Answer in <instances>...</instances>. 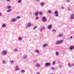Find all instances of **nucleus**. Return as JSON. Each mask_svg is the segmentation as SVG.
I'll use <instances>...</instances> for the list:
<instances>
[{
    "label": "nucleus",
    "mask_w": 74,
    "mask_h": 74,
    "mask_svg": "<svg viewBox=\"0 0 74 74\" xmlns=\"http://www.w3.org/2000/svg\"><path fill=\"white\" fill-rule=\"evenodd\" d=\"M53 65H55V61H54L53 62Z\"/></svg>",
    "instance_id": "29"
},
{
    "label": "nucleus",
    "mask_w": 74,
    "mask_h": 74,
    "mask_svg": "<svg viewBox=\"0 0 74 74\" xmlns=\"http://www.w3.org/2000/svg\"><path fill=\"white\" fill-rule=\"evenodd\" d=\"M34 63H37V61L36 60H35L34 61Z\"/></svg>",
    "instance_id": "42"
},
{
    "label": "nucleus",
    "mask_w": 74,
    "mask_h": 74,
    "mask_svg": "<svg viewBox=\"0 0 74 74\" xmlns=\"http://www.w3.org/2000/svg\"><path fill=\"white\" fill-rule=\"evenodd\" d=\"M66 2L67 3H70V0H66Z\"/></svg>",
    "instance_id": "30"
},
{
    "label": "nucleus",
    "mask_w": 74,
    "mask_h": 74,
    "mask_svg": "<svg viewBox=\"0 0 74 74\" xmlns=\"http://www.w3.org/2000/svg\"><path fill=\"white\" fill-rule=\"evenodd\" d=\"M15 70H16V71H17V70H19V69L18 68H16L15 69Z\"/></svg>",
    "instance_id": "34"
},
{
    "label": "nucleus",
    "mask_w": 74,
    "mask_h": 74,
    "mask_svg": "<svg viewBox=\"0 0 74 74\" xmlns=\"http://www.w3.org/2000/svg\"><path fill=\"white\" fill-rule=\"evenodd\" d=\"M68 10H69V11H71V8H68Z\"/></svg>",
    "instance_id": "28"
},
{
    "label": "nucleus",
    "mask_w": 74,
    "mask_h": 74,
    "mask_svg": "<svg viewBox=\"0 0 74 74\" xmlns=\"http://www.w3.org/2000/svg\"><path fill=\"white\" fill-rule=\"evenodd\" d=\"M36 66V67H39L40 66V64L37 63L35 65Z\"/></svg>",
    "instance_id": "8"
},
{
    "label": "nucleus",
    "mask_w": 74,
    "mask_h": 74,
    "mask_svg": "<svg viewBox=\"0 0 74 74\" xmlns=\"http://www.w3.org/2000/svg\"><path fill=\"white\" fill-rule=\"evenodd\" d=\"M16 19L14 18L12 20V22H16Z\"/></svg>",
    "instance_id": "11"
},
{
    "label": "nucleus",
    "mask_w": 74,
    "mask_h": 74,
    "mask_svg": "<svg viewBox=\"0 0 74 74\" xmlns=\"http://www.w3.org/2000/svg\"><path fill=\"white\" fill-rule=\"evenodd\" d=\"M59 53L58 51H56V56H58L59 55Z\"/></svg>",
    "instance_id": "12"
},
{
    "label": "nucleus",
    "mask_w": 74,
    "mask_h": 74,
    "mask_svg": "<svg viewBox=\"0 0 74 74\" xmlns=\"http://www.w3.org/2000/svg\"><path fill=\"white\" fill-rule=\"evenodd\" d=\"M36 1H40V0H36Z\"/></svg>",
    "instance_id": "48"
},
{
    "label": "nucleus",
    "mask_w": 74,
    "mask_h": 74,
    "mask_svg": "<svg viewBox=\"0 0 74 74\" xmlns=\"http://www.w3.org/2000/svg\"><path fill=\"white\" fill-rule=\"evenodd\" d=\"M37 26H35L33 28V30H35V29H36L37 28Z\"/></svg>",
    "instance_id": "21"
},
{
    "label": "nucleus",
    "mask_w": 74,
    "mask_h": 74,
    "mask_svg": "<svg viewBox=\"0 0 74 74\" xmlns=\"http://www.w3.org/2000/svg\"><path fill=\"white\" fill-rule=\"evenodd\" d=\"M39 14L40 15H42V13L41 12H39Z\"/></svg>",
    "instance_id": "36"
},
{
    "label": "nucleus",
    "mask_w": 74,
    "mask_h": 74,
    "mask_svg": "<svg viewBox=\"0 0 74 74\" xmlns=\"http://www.w3.org/2000/svg\"><path fill=\"white\" fill-rule=\"evenodd\" d=\"M35 52H36L38 53H39V51L38 50H36L35 51Z\"/></svg>",
    "instance_id": "19"
},
{
    "label": "nucleus",
    "mask_w": 74,
    "mask_h": 74,
    "mask_svg": "<svg viewBox=\"0 0 74 74\" xmlns=\"http://www.w3.org/2000/svg\"><path fill=\"white\" fill-rule=\"evenodd\" d=\"M3 53L4 55H6V54H7V51L5 50L3 51Z\"/></svg>",
    "instance_id": "7"
},
{
    "label": "nucleus",
    "mask_w": 74,
    "mask_h": 74,
    "mask_svg": "<svg viewBox=\"0 0 74 74\" xmlns=\"http://www.w3.org/2000/svg\"><path fill=\"white\" fill-rule=\"evenodd\" d=\"M2 15V14H1V12H0V16H1Z\"/></svg>",
    "instance_id": "43"
},
{
    "label": "nucleus",
    "mask_w": 74,
    "mask_h": 74,
    "mask_svg": "<svg viewBox=\"0 0 74 74\" xmlns=\"http://www.w3.org/2000/svg\"><path fill=\"white\" fill-rule=\"evenodd\" d=\"M22 38L21 37H19L18 38V40H22Z\"/></svg>",
    "instance_id": "23"
},
{
    "label": "nucleus",
    "mask_w": 74,
    "mask_h": 74,
    "mask_svg": "<svg viewBox=\"0 0 74 74\" xmlns=\"http://www.w3.org/2000/svg\"><path fill=\"white\" fill-rule=\"evenodd\" d=\"M54 14H55V15H56V16L58 17L59 16V14H58V11H55Z\"/></svg>",
    "instance_id": "3"
},
{
    "label": "nucleus",
    "mask_w": 74,
    "mask_h": 74,
    "mask_svg": "<svg viewBox=\"0 0 74 74\" xmlns=\"http://www.w3.org/2000/svg\"><path fill=\"white\" fill-rule=\"evenodd\" d=\"M26 58H27V56L25 55L24 56V59H26Z\"/></svg>",
    "instance_id": "24"
},
{
    "label": "nucleus",
    "mask_w": 74,
    "mask_h": 74,
    "mask_svg": "<svg viewBox=\"0 0 74 74\" xmlns=\"http://www.w3.org/2000/svg\"><path fill=\"white\" fill-rule=\"evenodd\" d=\"M42 30L41 28L40 30V32H42Z\"/></svg>",
    "instance_id": "44"
},
{
    "label": "nucleus",
    "mask_w": 74,
    "mask_h": 74,
    "mask_svg": "<svg viewBox=\"0 0 74 74\" xmlns=\"http://www.w3.org/2000/svg\"><path fill=\"white\" fill-rule=\"evenodd\" d=\"M68 66L70 67H71V64H70V63L68 64Z\"/></svg>",
    "instance_id": "22"
},
{
    "label": "nucleus",
    "mask_w": 74,
    "mask_h": 74,
    "mask_svg": "<svg viewBox=\"0 0 74 74\" xmlns=\"http://www.w3.org/2000/svg\"><path fill=\"white\" fill-rule=\"evenodd\" d=\"M63 36V35L62 34H60L59 35V37H62Z\"/></svg>",
    "instance_id": "33"
},
{
    "label": "nucleus",
    "mask_w": 74,
    "mask_h": 74,
    "mask_svg": "<svg viewBox=\"0 0 74 74\" xmlns=\"http://www.w3.org/2000/svg\"><path fill=\"white\" fill-rule=\"evenodd\" d=\"M71 38H72V36H71Z\"/></svg>",
    "instance_id": "51"
},
{
    "label": "nucleus",
    "mask_w": 74,
    "mask_h": 74,
    "mask_svg": "<svg viewBox=\"0 0 74 74\" xmlns=\"http://www.w3.org/2000/svg\"><path fill=\"white\" fill-rule=\"evenodd\" d=\"M36 74H40V73L39 72H38Z\"/></svg>",
    "instance_id": "46"
},
{
    "label": "nucleus",
    "mask_w": 74,
    "mask_h": 74,
    "mask_svg": "<svg viewBox=\"0 0 74 74\" xmlns=\"http://www.w3.org/2000/svg\"><path fill=\"white\" fill-rule=\"evenodd\" d=\"M48 13H49V14H51V13H52V12H51V10H48Z\"/></svg>",
    "instance_id": "18"
},
{
    "label": "nucleus",
    "mask_w": 74,
    "mask_h": 74,
    "mask_svg": "<svg viewBox=\"0 0 74 74\" xmlns=\"http://www.w3.org/2000/svg\"><path fill=\"white\" fill-rule=\"evenodd\" d=\"M15 52H16L17 51H18V49H15L14 50Z\"/></svg>",
    "instance_id": "41"
},
{
    "label": "nucleus",
    "mask_w": 74,
    "mask_h": 74,
    "mask_svg": "<svg viewBox=\"0 0 74 74\" xmlns=\"http://www.w3.org/2000/svg\"><path fill=\"white\" fill-rule=\"evenodd\" d=\"M6 1H8V2H10V0H6Z\"/></svg>",
    "instance_id": "45"
},
{
    "label": "nucleus",
    "mask_w": 74,
    "mask_h": 74,
    "mask_svg": "<svg viewBox=\"0 0 74 74\" xmlns=\"http://www.w3.org/2000/svg\"><path fill=\"white\" fill-rule=\"evenodd\" d=\"M51 70H55V68L54 67H51Z\"/></svg>",
    "instance_id": "25"
},
{
    "label": "nucleus",
    "mask_w": 74,
    "mask_h": 74,
    "mask_svg": "<svg viewBox=\"0 0 74 74\" xmlns=\"http://www.w3.org/2000/svg\"><path fill=\"white\" fill-rule=\"evenodd\" d=\"M7 8L8 9H10V8H11V6H8Z\"/></svg>",
    "instance_id": "17"
},
{
    "label": "nucleus",
    "mask_w": 74,
    "mask_h": 74,
    "mask_svg": "<svg viewBox=\"0 0 74 74\" xmlns=\"http://www.w3.org/2000/svg\"><path fill=\"white\" fill-rule=\"evenodd\" d=\"M63 8H64V7H62V9H63Z\"/></svg>",
    "instance_id": "47"
},
{
    "label": "nucleus",
    "mask_w": 74,
    "mask_h": 74,
    "mask_svg": "<svg viewBox=\"0 0 74 74\" xmlns=\"http://www.w3.org/2000/svg\"><path fill=\"white\" fill-rule=\"evenodd\" d=\"M41 5H44V3H41Z\"/></svg>",
    "instance_id": "40"
},
{
    "label": "nucleus",
    "mask_w": 74,
    "mask_h": 74,
    "mask_svg": "<svg viewBox=\"0 0 74 74\" xmlns=\"http://www.w3.org/2000/svg\"><path fill=\"white\" fill-rule=\"evenodd\" d=\"M59 68H62V65H60L59 66Z\"/></svg>",
    "instance_id": "32"
},
{
    "label": "nucleus",
    "mask_w": 74,
    "mask_h": 74,
    "mask_svg": "<svg viewBox=\"0 0 74 74\" xmlns=\"http://www.w3.org/2000/svg\"><path fill=\"white\" fill-rule=\"evenodd\" d=\"M11 10H12L11 9H8L7 10V12H10V11H11Z\"/></svg>",
    "instance_id": "14"
},
{
    "label": "nucleus",
    "mask_w": 74,
    "mask_h": 74,
    "mask_svg": "<svg viewBox=\"0 0 74 74\" xmlns=\"http://www.w3.org/2000/svg\"><path fill=\"white\" fill-rule=\"evenodd\" d=\"M21 72L22 73H25V71L24 70H21Z\"/></svg>",
    "instance_id": "27"
},
{
    "label": "nucleus",
    "mask_w": 74,
    "mask_h": 74,
    "mask_svg": "<svg viewBox=\"0 0 74 74\" xmlns=\"http://www.w3.org/2000/svg\"><path fill=\"white\" fill-rule=\"evenodd\" d=\"M68 40H70V38H68Z\"/></svg>",
    "instance_id": "50"
},
{
    "label": "nucleus",
    "mask_w": 74,
    "mask_h": 74,
    "mask_svg": "<svg viewBox=\"0 0 74 74\" xmlns=\"http://www.w3.org/2000/svg\"><path fill=\"white\" fill-rule=\"evenodd\" d=\"M45 65L46 66H49L51 65V64L49 62H47L45 63Z\"/></svg>",
    "instance_id": "4"
},
{
    "label": "nucleus",
    "mask_w": 74,
    "mask_h": 74,
    "mask_svg": "<svg viewBox=\"0 0 74 74\" xmlns=\"http://www.w3.org/2000/svg\"><path fill=\"white\" fill-rule=\"evenodd\" d=\"M52 27V25H49L48 27V29H51Z\"/></svg>",
    "instance_id": "9"
},
{
    "label": "nucleus",
    "mask_w": 74,
    "mask_h": 74,
    "mask_svg": "<svg viewBox=\"0 0 74 74\" xmlns=\"http://www.w3.org/2000/svg\"><path fill=\"white\" fill-rule=\"evenodd\" d=\"M35 19L36 20H37V19H38V17L37 16V17H36V18H35Z\"/></svg>",
    "instance_id": "37"
},
{
    "label": "nucleus",
    "mask_w": 74,
    "mask_h": 74,
    "mask_svg": "<svg viewBox=\"0 0 74 74\" xmlns=\"http://www.w3.org/2000/svg\"><path fill=\"white\" fill-rule=\"evenodd\" d=\"M41 28L42 30H45V28L44 27H41Z\"/></svg>",
    "instance_id": "15"
},
{
    "label": "nucleus",
    "mask_w": 74,
    "mask_h": 74,
    "mask_svg": "<svg viewBox=\"0 0 74 74\" xmlns=\"http://www.w3.org/2000/svg\"><path fill=\"white\" fill-rule=\"evenodd\" d=\"M32 26V24L30 23H28L27 25V26L28 27H31Z\"/></svg>",
    "instance_id": "6"
},
{
    "label": "nucleus",
    "mask_w": 74,
    "mask_h": 74,
    "mask_svg": "<svg viewBox=\"0 0 74 74\" xmlns=\"http://www.w3.org/2000/svg\"><path fill=\"white\" fill-rule=\"evenodd\" d=\"M10 63H14V61L12 60L10 61Z\"/></svg>",
    "instance_id": "31"
},
{
    "label": "nucleus",
    "mask_w": 74,
    "mask_h": 74,
    "mask_svg": "<svg viewBox=\"0 0 74 74\" xmlns=\"http://www.w3.org/2000/svg\"><path fill=\"white\" fill-rule=\"evenodd\" d=\"M21 1H21V0H19L18 1V3H21Z\"/></svg>",
    "instance_id": "35"
},
{
    "label": "nucleus",
    "mask_w": 74,
    "mask_h": 74,
    "mask_svg": "<svg viewBox=\"0 0 74 74\" xmlns=\"http://www.w3.org/2000/svg\"><path fill=\"white\" fill-rule=\"evenodd\" d=\"M5 61H2V63H4V64H5Z\"/></svg>",
    "instance_id": "39"
},
{
    "label": "nucleus",
    "mask_w": 74,
    "mask_h": 74,
    "mask_svg": "<svg viewBox=\"0 0 74 74\" xmlns=\"http://www.w3.org/2000/svg\"><path fill=\"white\" fill-rule=\"evenodd\" d=\"M47 46H48V45H47V44H45L43 45V47H47Z\"/></svg>",
    "instance_id": "16"
},
{
    "label": "nucleus",
    "mask_w": 74,
    "mask_h": 74,
    "mask_svg": "<svg viewBox=\"0 0 74 74\" xmlns=\"http://www.w3.org/2000/svg\"><path fill=\"white\" fill-rule=\"evenodd\" d=\"M42 21L44 22H45L47 21V18L45 16H43L42 18Z\"/></svg>",
    "instance_id": "2"
},
{
    "label": "nucleus",
    "mask_w": 74,
    "mask_h": 74,
    "mask_svg": "<svg viewBox=\"0 0 74 74\" xmlns=\"http://www.w3.org/2000/svg\"><path fill=\"white\" fill-rule=\"evenodd\" d=\"M35 16H36L38 14V12L36 11L35 12V13L34 14Z\"/></svg>",
    "instance_id": "10"
},
{
    "label": "nucleus",
    "mask_w": 74,
    "mask_h": 74,
    "mask_svg": "<svg viewBox=\"0 0 74 74\" xmlns=\"http://www.w3.org/2000/svg\"><path fill=\"white\" fill-rule=\"evenodd\" d=\"M70 49L72 50L73 49H74V46H71L70 48Z\"/></svg>",
    "instance_id": "13"
},
{
    "label": "nucleus",
    "mask_w": 74,
    "mask_h": 74,
    "mask_svg": "<svg viewBox=\"0 0 74 74\" xmlns=\"http://www.w3.org/2000/svg\"><path fill=\"white\" fill-rule=\"evenodd\" d=\"M2 26L3 27H5V24H4L2 25Z\"/></svg>",
    "instance_id": "26"
},
{
    "label": "nucleus",
    "mask_w": 74,
    "mask_h": 74,
    "mask_svg": "<svg viewBox=\"0 0 74 74\" xmlns=\"http://www.w3.org/2000/svg\"><path fill=\"white\" fill-rule=\"evenodd\" d=\"M52 32H56V30L55 29H53V30Z\"/></svg>",
    "instance_id": "38"
},
{
    "label": "nucleus",
    "mask_w": 74,
    "mask_h": 74,
    "mask_svg": "<svg viewBox=\"0 0 74 74\" xmlns=\"http://www.w3.org/2000/svg\"><path fill=\"white\" fill-rule=\"evenodd\" d=\"M18 66H16V68H18Z\"/></svg>",
    "instance_id": "49"
},
{
    "label": "nucleus",
    "mask_w": 74,
    "mask_h": 74,
    "mask_svg": "<svg viewBox=\"0 0 74 74\" xmlns=\"http://www.w3.org/2000/svg\"><path fill=\"white\" fill-rule=\"evenodd\" d=\"M63 42V41L62 40H60L57 41L56 44H57V45H58V44H62V42Z\"/></svg>",
    "instance_id": "1"
},
{
    "label": "nucleus",
    "mask_w": 74,
    "mask_h": 74,
    "mask_svg": "<svg viewBox=\"0 0 74 74\" xmlns=\"http://www.w3.org/2000/svg\"><path fill=\"white\" fill-rule=\"evenodd\" d=\"M16 18L17 19H20V18H21V16H17Z\"/></svg>",
    "instance_id": "20"
},
{
    "label": "nucleus",
    "mask_w": 74,
    "mask_h": 74,
    "mask_svg": "<svg viewBox=\"0 0 74 74\" xmlns=\"http://www.w3.org/2000/svg\"><path fill=\"white\" fill-rule=\"evenodd\" d=\"M70 18L72 19H74V14H73L71 16Z\"/></svg>",
    "instance_id": "5"
},
{
    "label": "nucleus",
    "mask_w": 74,
    "mask_h": 74,
    "mask_svg": "<svg viewBox=\"0 0 74 74\" xmlns=\"http://www.w3.org/2000/svg\"><path fill=\"white\" fill-rule=\"evenodd\" d=\"M74 64H72V66H74Z\"/></svg>",
    "instance_id": "52"
}]
</instances>
